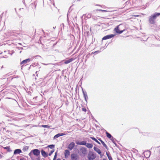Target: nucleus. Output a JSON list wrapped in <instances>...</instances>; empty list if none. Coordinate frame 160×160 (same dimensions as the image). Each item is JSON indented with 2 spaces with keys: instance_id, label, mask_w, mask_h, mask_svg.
<instances>
[{
  "instance_id": "nucleus-28",
  "label": "nucleus",
  "mask_w": 160,
  "mask_h": 160,
  "mask_svg": "<svg viewBox=\"0 0 160 160\" xmlns=\"http://www.w3.org/2000/svg\"><path fill=\"white\" fill-rule=\"evenodd\" d=\"M98 11H102V12H108V11H107V10H102V9H98Z\"/></svg>"
},
{
  "instance_id": "nucleus-15",
  "label": "nucleus",
  "mask_w": 160,
  "mask_h": 160,
  "mask_svg": "<svg viewBox=\"0 0 160 160\" xmlns=\"http://www.w3.org/2000/svg\"><path fill=\"white\" fill-rule=\"evenodd\" d=\"M106 133L107 137L109 138H112L111 139V140L113 142V140H112V139H113V137H112L111 135L107 132H106Z\"/></svg>"
},
{
  "instance_id": "nucleus-11",
  "label": "nucleus",
  "mask_w": 160,
  "mask_h": 160,
  "mask_svg": "<svg viewBox=\"0 0 160 160\" xmlns=\"http://www.w3.org/2000/svg\"><path fill=\"white\" fill-rule=\"evenodd\" d=\"M70 154V152L69 151L67 150H65L64 151V155L65 158H68V156H69Z\"/></svg>"
},
{
  "instance_id": "nucleus-21",
  "label": "nucleus",
  "mask_w": 160,
  "mask_h": 160,
  "mask_svg": "<svg viewBox=\"0 0 160 160\" xmlns=\"http://www.w3.org/2000/svg\"><path fill=\"white\" fill-rule=\"evenodd\" d=\"M90 138H91L92 140H93L95 142H96L98 143V144H100V142H99L98 141V140L97 139H96L95 138L92 137H91Z\"/></svg>"
},
{
  "instance_id": "nucleus-38",
  "label": "nucleus",
  "mask_w": 160,
  "mask_h": 160,
  "mask_svg": "<svg viewBox=\"0 0 160 160\" xmlns=\"http://www.w3.org/2000/svg\"><path fill=\"white\" fill-rule=\"evenodd\" d=\"M62 160H65V159H63Z\"/></svg>"
},
{
  "instance_id": "nucleus-23",
  "label": "nucleus",
  "mask_w": 160,
  "mask_h": 160,
  "mask_svg": "<svg viewBox=\"0 0 160 160\" xmlns=\"http://www.w3.org/2000/svg\"><path fill=\"white\" fill-rule=\"evenodd\" d=\"M84 98H85V99L86 101H87V99H88V95L87 94H85V93H84Z\"/></svg>"
},
{
  "instance_id": "nucleus-9",
  "label": "nucleus",
  "mask_w": 160,
  "mask_h": 160,
  "mask_svg": "<svg viewBox=\"0 0 160 160\" xmlns=\"http://www.w3.org/2000/svg\"><path fill=\"white\" fill-rule=\"evenodd\" d=\"M76 143L77 144L79 145H86V141H83L79 142L78 141H76Z\"/></svg>"
},
{
  "instance_id": "nucleus-30",
  "label": "nucleus",
  "mask_w": 160,
  "mask_h": 160,
  "mask_svg": "<svg viewBox=\"0 0 160 160\" xmlns=\"http://www.w3.org/2000/svg\"><path fill=\"white\" fill-rule=\"evenodd\" d=\"M28 148L29 147L28 146H25L24 147L23 149H24L25 150H27L28 149Z\"/></svg>"
},
{
  "instance_id": "nucleus-29",
  "label": "nucleus",
  "mask_w": 160,
  "mask_h": 160,
  "mask_svg": "<svg viewBox=\"0 0 160 160\" xmlns=\"http://www.w3.org/2000/svg\"><path fill=\"white\" fill-rule=\"evenodd\" d=\"M42 127H44V128H49L50 127V126L47 125H43L42 126Z\"/></svg>"
},
{
  "instance_id": "nucleus-37",
  "label": "nucleus",
  "mask_w": 160,
  "mask_h": 160,
  "mask_svg": "<svg viewBox=\"0 0 160 160\" xmlns=\"http://www.w3.org/2000/svg\"><path fill=\"white\" fill-rule=\"evenodd\" d=\"M57 160H61L60 159H58Z\"/></svg>"
},
{
  "instance_id": "nucleus-10",
  "label": "nucleus",
  "mask_w": 160,
  "mask_h": 160,
  "mask_svg": "<svg viewBox=\"0 0 160 160\" xmlns=\"http://www.w3.org/2000/svg\"><path fill=\"white\" fill-rule=\"evenodd\" d=\"M118 26H119V29L120 31L123 30L122 32L125 31L126 29V28L125 26V25L121 24L118 25Z\"/></svg>"
},
{
  "instance_id": "nucleus-34",
  "label": "nucleus",
  "mask_w": 160,
  "mask_h": 160,
  "mask_svg": "<svg viewBox=\"0 0 160 160\" xmlns=\"http://www.w3.org/2000/svg\"><path fill=\"white\" fill-rule=\"evenodd\" d=\"M24 158H22L20 159V160H24Z\"/></svg>"
},
{
  "instance_id": "nucleus-14",
  "label": "nucleus",
  "mask_w": 160,
  "mask_h": 160,
  "mask_svg": "<svg viewBox=\"0 0 160 160\" xmlns=\"http://www.w3.org/2000/svg\"><path fill=\"white\" fill-rule=\"evenodd\" d=\"M74 60V59L73 58H71L69 59L68 60H66L64 62V63L65 64H67L71 62H72V61H73Z\"/></svg>"
},
{
  "instance_id": "nucleus-20",
  "label": "nucleus",
  "mask_w": 160,
  "mask_h": 160,
  "mask_svg": "<svg viewBox=\"0 0 160 160\" xmlns=\"http://www.w3.org/2000/svg\"><path fill=\"white\" fill-rule=\"evenodd\" d=\"M86 146L89 148H92L93 147V145L92 143H87L86 145Z\"/></svg>"
},
{
  "instance_id": "nucleus-25",
  "label": "nucleus",
  "mask_w": 160,
  "mask_h": 160,
  "mask_svg": "<svg viewBox=\"0 0 160 160\" xmlns=\"http://www.w3.org/2000/svg\"><path fill=\"white\" fill-rule=\"evenodd\" d=\"M48 147L51 149H52L54 148V145H51L48 146Z\"/></svg>"
},
{
  "instance_id": "nucleus-1",
  "label": "nucleus",
  "mask_w": 160,
  "mask_h": 160,
  "mask_svg": "<svg viewBox=\"0 0 160 160\" xmlns=\"http://www.w3.org/2000/svg\"><path fill=\"white\" fill-rule=\"evenodd\" d=\"M40 154V152L38 149H34L32 150L29 153L28 155L32 160H38V158H35V156L37 157Z\"/></svg>"
},
{
  "instance_id": "nucleus-19",
  "label": "nucleus",
  "mask_w": 160,
  "mask_h": 160,
  "mask_svg": "<svg viewBox=\"0 0 160 160\" xmlns=\"http://www.w3.org/2000/svg\"><path fill=\"white\" fill-rule=\"evenodd\" d=\"M80 150L83 154H85L86 153L87 151L86 149L84 148H81Z\"/></svg>"
},
{
  "instance_id": "nucleus-8",
  "label": "nucleus",
  "mask_w": 160,
  "mask_h": 160,
  "mask_svg": "<svg viewBox=\"0 0 160 160\" xmlns=\"http://www.w3.org/2000/svg\"><path fill=\"white\" fill-rule=\"evenodd\" d=\"M30 59L29 58H28L22 61V62H20V64H25L27 63L28 62H30Z\"/></svg>"
},
{
  "instance_id": "nucleus-17",
  "label": "nucleus",
  "mask_w": 160,
  "mask_h": 160,
  "mask_svg": "<svg viewBox=\"0 0 160 160\" xmlns=\"http://www.w3.org/2000/svg\"><path fill=\"white\" fill-rule=\"evenodd\" d=\"M41 152L42 155L45 158L47 157L48 155L47 154L46 152H45L43 150H42L41 151Z\"/></svg>"
},
{
  "instance_id": "nucleus-35",
  "label": "nucleus",
  "mask_w": 160,
  "mask_h": 160,
  "mask_svg": "<svg viewBox=\"0 0 160 160\" xmlns=\"http://www.w3.org/2000/svg\"><path fill=\"white\" fill-rule=\"evenodd\" d=\"M107 156L108 157V156H110L107 153Z\"/></svg>"
},
{
  "instance_id": "nucleus-32",
  "label": "nucleus",
  "mask_w": 160,
  "mask_h": 160,
  "mask_svg": "<svg viewBox=\"0 0 160 160\" xmlns=\"http://www.w3.org/2000/svg\"><path fill=\"white\" fill-rule=\"evenodd\" d=\"M108 158L109 160H113L111 156H108Z\"/></svg>"
},
{
  "instance_id": "nucleus-2",
  "label": "nucleus",
  "mask_w": 160,
  "mask_h": 160,
  "mask_svg": "<svg viewBox=\"0 0 160 160\" xmlns=\"http://www.w3.org/2000/svg\"><path fill=\"white\" fill-rule=\"evenodd\" d=\"M160 15V13H155L152 15L149 18V22L151 24H154L155 23V20L156 18Z\"/></svg>"
},
{
  "instance_id": "nucleus-3",
  "label": "nucleus",
  "mask_w": 160,
  "mask_h": 160,
  "mask_svg": "<svg viewBox=\"0 0 160 160\" xmlns=\"http://www.w3.org/2000/svg\"><path fill=\"white\" fill-rule=\"evenodd\" d=\"M96 157L94 153L92 152H89L88 155V158L89 160H93Z\"/></svg>"
},
{
  "instance_id": "nucleus-5",
  "label": "nucleus",
  "mask_w": 160,
  "mask_h": 160,
  "mask_svg": "<svg viewBox=\"0 0 160 160\" xmlns=\"http://www.w3.org/2000/svg\"><path fill=\"white\" fill-rule=\"evenodd\" d=\"M115 36V35L114 34H110V35H106L104 37L102 38V40H106L110 38H112L113 37Z\"/></svg>"
},
{
  "instance_id": "nucleus-16",
  "label": "nucleus",
  "mask_w": 160,
  "mask_h": 160,
  "mask_svg": "<svg viewBox=\"0 0 160 160\" xmlns=\"http://www.w3.org/2000/svg\"><path fill=\"white\" fill-rule=\"evenodd\" d=\"M98 140L101 142L102 144L103 145V146L105 147L107 149L108 147L106 144L104 143V142L100 139H98Z\"/></svg>"
},
{
  "instance_id": "nucleus-13",
  "label": "nucleus",
  "mask_w": 160,
  "mask_h": 160,
  "mask_svg": "<svg viewBox=\"0 0 160 160\" xmlns=\"http://www.w3.org/2000/svg\"><path fill=\"white\" fill-rule=\"evenodd\" d=\"M94 150L98 154H100L101 153L100 150L96 147L93 148Z\"/></svg>"
},
{
  "instance_id": "nucleus-22",
  "label": "nucleus",
  "mask_w": 160,
  "mask_h": 160,
  "mask_svg": "<svg viewBox=\"0 0 160 160\" xmlns=\"http://www.w3.org/2000/svg\"><path fill=\"white\" fill-rule=\"evenodd\" d=\"M90 138H91L92 140H93L95 142H96L98 143V144H100V142H99L98 141V140L97 139H96L95 138L92 137H91Z\"/></svg>"
},
{
  "instance_id": "nucleus-6",
  "label": "nucleus",
  "mask_w": 160,
  "mask_h": 160,
  "mask_svg": "<svg viewBox=\"0 0 160 160\" xmlns=\"http://www.w3.org/2000/svg\"><path fill=\"white\" fill-rule=\"evenodd\" d=\"M75 146V143L73 142L70 143L68 146V148L70 150H72Z\"/></svg>"
},
{
  "instance_id": "nucleus-18",
  "label": "nucleus",
  "mask_w": 160,
  "mask_h": 160,
  "mask_svg": "<svg viewBox=\"0 0 160 160\" xmlns=\"http://www.w3.org/2000/svg\"><path fill=\"white\" fill-rule=\"evenodd\" d=\"M64 135V134H63V133H58L54 136V138H57L59 137H60L61 136H63Z\"/></svg>"
},
{
  "instance_id": "nucleus-4",
  "label": "nucleus",
  "mask_w": 160,
  "mask_h": 160,
  "mask_svg": "<svg viewBox=\"0 0 160 160\" xmlns=\"http://www.w3.org/2000/svg\"><path fill=\"white\" fill-rule=\"evenodd\" d=\"M79 158L78 155L76 154L73 153L71 155L72 160H78Z\"/></svg>"
},
{
  "instance_id": "nucleus-12",
  "label": "nucleus",
  "mask_w": 160,
  "mask_h": 160,
  "mask_svg": "<svg viewBox=\"0 0 160 160\" xmlns=\"http://www.w3.org/2000/svg\"><path fill=\"white\" fill-rule=\"evenodd\" d=\"M22 151L21 149H17L15 150L13 154L14 155L18 154L20 153Z\"/></svg>"
},
{
  "instance_id": "nucleus-36",
  "label": "nucleus",
  "mask_w": 160,
  "mask_h": 160,
  "mask_svg": "<svg viewBox=\"0 0 160 160\" xmlns=\"http://www.w3.org/2000/svg\"><path fill=\"white\" fill-rule=\"evenodd\" d=\"M103 160H107V159H104V158H103Z\"/></svg>"
},
{
  "instance_id": "nucleus-39",
  "label": "nucleus",
  "mask_w": 160,
  "mask_h": 160,
  "mask_svg": "<svg viewBox=\"0 0 160 160\" xmlns=\"http://www.w3.org/2000/svg\"><path fill=\"white\" fill-rule=\"evenodd\" d=\"M118 160H119V159H118Z\"/></svg>"
},
{
  "instance_id": "nucleus-33",
  "label": "nucleus",
  "mask_w": 160,
  "mask_h": 160,
  "mask_svg": "<svg viewBox=\"0 0 160 160\" xmlns=\"http://www.w3.org/2000/svg\"><path fill=\"white\" fill-rule=\"evenodd\" d=\"M139 16V15H134L133 16L138 17Z\"/></svg>"
},
{
  "instance_id": "nucleus-27",
  "label": "nucleus",
  "mask_w": 160,
  "mask_h": 160,
  "mask_svg": "<svg viewBox=\"0 0 160 160\" xmlns=\"http://www.w3.org/2000/svg\"><path fill=\"white\" fill-rule=\"evenodd\" d=\"M54 150H51L50 151V153H49L48 155L50 156H51L52 154L54 152Z\"/></svg>"
},
{
  "instance_id": "nucleus-24",
  "label": "nucleus",
  "mask_w": 160,
  "mask_h": 160,
  "mask_svg": "<svg viewBox=\"0 0 160 160\" xmlns=\"http://www.w3.org/2000/svg\"><path fill=\"white\" fill-rule=\"evenodd\" d=\"M4 148L6 149L8 152H10V151H11V150H10L9 146L5 147Z\"/></svg>"
},
{
  "instance_id": "nucleus-7",
  "label": "nucleus",
  "mask_w": 160,
  "mask_h": 160,
  "mask_svg": "<svg viewBox=\"0 0 160 160\" xmlns=\"http://www.w3.org/2000/svg\"><path fill=\"white\" fill-rule=\"evenodd\" d=\"M122 30L120 31L119 29V26H118L114 29L115 31L117 33L120 34L122 32Z\"/></svg>"
},
{
  "instance_id": "nucleus-31",
  "label": "nucleus",
  "mask_w": 160,
  "mask_h": 160,
  "mask_svg": "<svg viewBox=\"0 0 160 160\" xmlns=\"http://www.w3.org/2000/svg\"><path fill=\"white\" fill-rule=\"evenodd\" d=\"M82 111H84V112H86L87 111V110L86 108L84 107L82 108Z\"/></svg>"
},
{
  "instance_id": "nucleus-26",
  "label": "nucleus",
  "mask_w": 160,
  "mask_h": 160,
  "mask_svg": "<svg viewBox=\"0 0 160 160\" xmlns=\"http://www.w3.org/2000/svg\"><path fill=\"white\" fill-rule=\"evenodd\" d=\"M57 157V152H56L53 160H56Z\"/></svg>"
}]
</instances>
